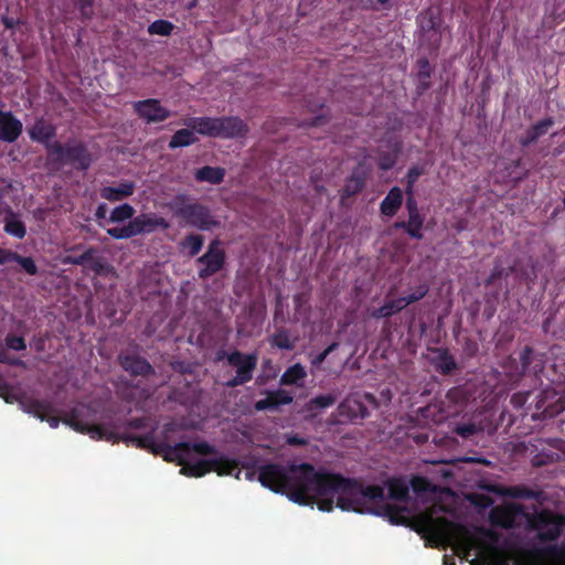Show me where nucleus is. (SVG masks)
<instances>
[{
    "label": "nucleus",
    "mask_w": 565,
    "mask_h": 565,
    "mask_svg": "<svg viewBox=\"0 0 565 565\" xmlns=\"http://www.w3.org/2000/svg\"><path fill=\"white\" fill-rule=\"evenodd\" d=\"M520 375H525L527 373H533L536 375L542 372L544 366V355L536 354L530 345L524 347L522 350L520 354Z\"/></svg>",
    "instance_id": "nucleus-20"
},
{
    "label": "nucleus",
    "mask_w": 565,
    "mask_h": 565,
    "mask_svg": "<svg viewBox=\"0 0 565 565\" xmlns=\"http://www.w3.org/2000/svg\"><path fill=\"white\" fill-rule=\"evenodd\" d=\"M258 481L276 493L286 494L300 505L317 504L322 512H331L334 507L342 511L371 513L386 516L392 524H399L401 509L386 502V499L406 501L408 486L398 478L387 480L386 497L383 487L364 486L355 478L341 473L317 470L313 465L303 462L285 468L280 463H266L258 468Z\"/></svg>",
    "instance_id": "nucleus-1"
},
{
    "label": "nucleus",
    "mask_w": 565,
    "mask_h": 565,
    "mask_svg": "<svg viewBox=\"0 0 565 565\" xmlns=\"http://www.w3.org/2000/svg\"><path fill=\"white\" fill-rule=\"evenodd\" d=\"M211 463L215 462L211 459H200L193 463L185 461L180 472L188 477L201 478L212 471Z\"/></svg>",
    "instance_id": "nucleus-30"
},
{
    "label": "nucleus",
    "mask_w": 565,
    "mask_h": 565,
    "mask_svg": "<svg viewBox=\"0 0 565 565\" xmlns=\"http://www.w3.org/2000/svg\"><path fill=\"white\" fill-rule=\"evenodd\" d=\"M428 292V285H418L416 290L397 299H387L385 302L373 310L372 316L376 319L390 318L394 313L399 312L408 305L420 300Z\"/></svg>",
    "instance_id": "nucleus-7"
},
{
    "label": "nucleus",
    "mask_w": 565,
    "mask_h": 565,
    "mask_svg": "<svg viewBox=\"0 0 565 565\" xmlns=\"http://www.w3.org/2000/svg\"><path fill=\"white\" fill-rule=\"evenodd\" d=\"M182 245L185 249H188L191 256H195L202 249L203 238L200 235H189L185 237Z\"/></svg>",
    "instance_id": "nucleus-42"
},
{
    "label": "nucleus",
    "mask_w": 565,
    "mask_h": 565,
    "mask_svg": "<svg viewBox=\"0 0 565 565\" xmlns=\"http://www.w3.org/2000/svg\"><path fill=\"white\" fill-rule=\"evenodd\" d=\"M394 164V161L391 160V159H383L381 160L380 162V168L383 169V170H387V169H391Z\"/></svg>",
    "instance_id": "nucleus-63"
},
{
    "label": "nucleus",
    "mask_w": 565,
    "mask_h": 565,
    "mask_svg": "<svg viewBox=\"0 0 565 565\" xmlns=\"http://www.w3.org/2000/svg\"><path fill=\"white\" fill-rule=\"evenodd\" d=\"M361 188H362V181L358 178H352L348 181L344 191L348 195H352V194L356 193L358 191H360Z\"/></svg>",
    "instance_id": "nucleus-54"
},
{
    "label": "nucleus",
    "mask_w": 565,
    "mask_h": 565,
    "mask_svg": "<svg viewBox=\"0 0 565 565\" xmlns=\"http://www.w3.org/2000/svg\"><path fill=\"white\" fill-rule=\"evenodd\" d=\"M191 454L190 443L180 441L175 445L167 443H159L154 455L161 456L168 462H175L179 466H184L186 458Z\"/></svg>",
    "instance_id": "nucleus-13"
},
{
    "label": "nucleus",
    "mask_w": 565,
    "mask_h": 565,
    "mask_svg": "<svg viewBox=\"0 0 565 565\" xmlns=\"http://www.w3.org/2000/svg\"><path fill=\"white\" fill-rule=\"evenodd\" d=\"M403 194L399 188H393L381 203V212L384 215L393 216L399 209Z\"/></svg>",
    "instance_id": "nucleus-29"
},
{
    "label": "nucleus",
    "mask_w": 565,
    "mask_h": 565,
    "mask_svg": "<svg viewBox=\"0 0 565 565\" xmlns=\"http://www.w3.org/2000/svg\"><path fill=\"white\" fill-rule=\"evenodd\" d=\"M62 162L77 163L81 169H87L90 164V158L85 147L74 145L66 147V154Z\"/></svg>",
    "instance_id": "nucleus-27"
},
{
    "label": "nucleus",
    "mask_w": 565,
    "mask_h": 565,
    "mask_svg": "<svg viewBox=\"0 0 565 565\" xmlns=\"http://www.w3.org/2000/svg\"><path fill=\"white\" fill-rule=\"evenodd\" d=\"M168 207L174 216L182 218L186 224L201 231H210L220 226V222L211 213L210 209L198 202H188L184 194L177 195Z\"/></svg>",
    "instance_id": "nucleus-4"
},
{
    "label": "nucleus",
    "mask_w": 565,
    "mask_h": 565,
    "mask_svg": "<svg viewBox=\"0 0 565 565\" xmlns=\"http://www.w3.org/2000/svg\"><path fill=\"white\" fill-rule=\"evenodd\" d=\"M406 207L408 210V213L418 212L417 203H416L413 194L408 195L407 201H406Z\"/></svg>",
    "instance_id": "nucleus-60"
},
{
    "label": "nucleus",
    "mask_w": 565,
    "mask_h": 565,
    "mask_svg": "<svg viewBox=\"0 0 565 565\" xmlns=\"http://www.w3.org/2000/svg\"><path fill=\"white\" fill-rule=\"evenodd\" d=\"M247 125L238 117H218L217 138L233 139L245 137Z\"/></svg>",
    "instance_id": "nucleus-16"
},
{
    "label": "nucleus",
    "mask_w": 565,
    "mask_h": 565,
    "mask_svg": "<svg viewBox=\"0 0 565 565\" xmlns=\"http://www.w3.org/2000/svg\"><path fill=\"white\" fill-rule=\"evenodd\" d=\"M6 364L13 365V366H24V362L19 358H8V361Z\"/></svg>",
    "instance_id": "nucleus-62"
},
{
    "label": "nucleus",
    "mask_w": 565,
    "mask_h": 565,
    "mask_svg": "<svg viewBox=\"0 0 565 565\" xmlns=\"http://www.w3.org/2000/svg\"><path fill=\"white\" fill-rule=\"evenodd\" d=\"M407 222L423 224L424 220L420 216L419 212H414V213H408V221Z\"/></svg>",
    "instance_id": "nucleus-61"
},
{
    "label": "nucleus",
    "mask_w": 565,
    "mask_h": 565,
    "mask_svg": "<svg viewBox=\"0 0 565 565\" xmlns=\"http://www.w3.org/2000/svg\"><path fill=\"white\" fill-rule=\"evenodd\" d=\"M327 356H328V353L326 352V350H323L322 352H320L317 355L312 356V359H311V366L318 369L324 362Z\"/></svg>",
    "instance_id": "nucleus-58"
},
{
    "label": "nucleus",
    "mask_w": 565,
    "mask_h": 565,
    "mask_svg": "<svg viewBox=\"0 0 565 565\" xmlns=\"http://www.w3.org/2000/svg\"><path fill=\"white\" fill-rule=\"evenodd\" d=\"M469 397H470L469 393H468L467 388H465L463 386L451 387L446 394V398L450 403H454L457 405H462V404L467 403L469 401Z\"/></svg>",
    "instance_id": "nucleus-38"
},
{
    "label": "nucleus",
    "mask_w": 565,
    "mask_h": 565,
    "mask_svg": "<svg viewBox=\"0 0 565 565\" xmlns=\"http://www.w3.org/2000/svg\"><path fill=\"white\" fill-rule=\"evenodd\" d=\"M553 125L551 119H544L535 124L531 129L534 131V138H539L544 135L547 129Z\"/></svg>",
    "instance_id": "nucleus-51"
},
{
    "label": "nucleus",
    "mask_w": 565,
    "mask_h": 565,
    "mask_svg": "<svg viewBox=\"0 0 565 565\" xmlns=\"http://www.w3.org/2000/svg\"><path fill=\"white\" fill-rule=\"evenodd\" d=\"M174 25L167 20H157L148 26V32L152 35L168 36L171 34Z\"/></svg>",
    "instance_id": "nucleus-39"
},
{
    "label": "nucleus",
    "mask_w": 565,
    "mask_h": 565,
    "mask_svg": "<svg viewBox=\"0 0 565 565\" xmlns=\"http://www.w3.org/2000/svg\"><path fill=\"white\" fill-rule=\"evenodd\" d=\"M337 398L333 394H324L312 397L307 404L306 409L308 412H316L318 409H324L334 405Z\"/></svg>",
    "instance_id": "nucleus-36"
},
{
    "label": "nucleus",
    "mask_w": 565,
    "mask_h": 565,
    "mask_svg": "<svg viewBox=\"0 0 565 565\" xmlns=\"http://www.w3.org/2000/svg\"><path fill=\"white\" fill-rule=\"evenodd\" d=\"M15 254L17 253L7 249H0V265H4L9 269H12Z\"/></svg>",
    "instance_id": "nucleus-52"
},
{
    "label": "nucleus",
    "mask_w": 565,
    "mask_h": 565,
    "mask_svg": "<svg viewBox=\"0 0 565 565\" xmlns=\"http://www.w3.org/2000/svg\"><path fill=\"white\" fill-rule=\"evenodd\" d=\"M136 185L131 181H121L119 183L104 186L100 190V196L108 201H120L134 194Z\"/></svg>",
    "instance_id": "nucleus-22"
},
{
    "label": "nucleus",
    "mask_w": 565,
    "mask_h": 565,
    "mask_svg": "<svg viewBox=\"0 0 565 565\" xmlns=\"http://www.w3.org/2000/svg\"><path fill=\"white\" fill-rule=\"evenodd\" d=\"M558 440H539L537 445H531V462L534 467H543L561 459L556 449Z\"/></svg>",
    "instance_id": "nucleus-11"
},
{
    "label": "nucleus",
    "mask_w": 565,
    "mask_h": 565,
    "mask_svg": "<svg viewBox=\"0 0 565 565\" xmlns=\"http://www.w3.org/2000/svg\"><path fill=\"white\" fill-rule=\"evenodd\" d=\"M118 362L122 370L131 376L150 377L156 374V370L150 362L136 353H120Z\"/></svg>",
    "instance_id": "nucleus-10"
},
{
    "label": "nucleus",
    "mask_w": 565,
    "mask_h": 565,
    "mask_svg": "<svg viewBox=\"0 0 565 565\" xmlns=\"http://www.w3.org/2000/svg\"><path fill=\"white\" fill-rule=\"evenodd\" d=\"M107 234L116 239L130 238L135 236L131 220L124 226L107 230Z\"/></svg>",
    "instance_id": "nucleus-43"
},
{
    "label": "nucleus",
    "mask_w": 565,
    "mask_h": 565,
    "mask_svg": "<svg viewBox=\"0 0 565 565\" xmlns=\"http://www.w3.org/2000/svg\"><path fill=\"white\" fill-rule=\"evenodd\" d=\"M6 345L10 350H14V351H22V350H25V348H26L24 338H22L20 335H14V334H8L6 337Z\"/></svg>",
    "instance_id": "nucleus-47"
},
{
    "label": "nucleus",
    "mask_w": 565,
    "mask_h": 565,
    "mask_svg": "<svg viewBox=\"0 0 565 565\" xmlns=\"http://www.w3.org/2000/svg\"><path fill=\"white\" fill-rule=\"evenodd\" d=\"M565 526V516L551 510L535 512L529 519V529L536 531L535 539L540 543H552L557 541Z\"/></svg>",
    "instance_id": "nucleus-5"
},
{
    "label": "nucleus",
    "mask_w": 565,
    "mask_h": 565,
    "mask_svg": "<svg viewBox=\"0 0 565 565\" xmlns=\"http://www.w3.org/2000/svg\"><path fill=\"white\" fill-rule=\"evenodd\" d=\"M88 413L89 408L84 404L74 406L73 409L67 414L65 423L75 431L81 434H87L93 439L107 440L111 441L113 444L122 441L127 446L131 445L139 449H146L154 455V450H157V446L159 443L154 440L153 430L149 431L143 436L126 433L119 434L115 430L114 427H107L105 425L99 424H89L85 422V418L88 416Z\"/></svg>",
    "instance_id": "nucleus-2"
},
{
    "label": "nucleus",
    "mask_w": 565,
    "mask_h": 565,
    "mask_svg": "<svg viewBox=\"0 0 565 565\" xmlns=\"http://www.w3.org/2000/svg\"><path fill=\"white\" fill-rule=\"evenodd\" d=\"M225 253L221 248L218 241H213L207 252L199 258L200 268L199 276L202 279H206L211 275L218 271L224 264Z\"/></svg>",
    "instance_id": "nucleus-9"
},
{
    "label": "nucleus",
    "mask_w": 565,
    "mask_h": 565,
    "mask_svg": "<svg viewBox=\"0 0 565 565\" xmlns=\"http://www.w3.org/2000/svg\"><path fill=\"white\" fill-rule=\"evenodd\" d=\"M482 431V427L480 425H477L475 423H463L457 425L455 428V433L459 435L460 437L468 439L479 433Z\"/></svg>",
    "instance_id": "nucleus-41"
},
{
    "label": "nucleus",
    "mask_w": 565,
    "mask_h": 565,
    "mask_svg": "<svg viewBox=\"0 0 565 565\" xmlns=\"http://www.w3.org/2000/svg\"><path fill=\"white\" fill-rule=\"evenodd\" d=\"M424 173V169L419 167H412L407 172V195L414 194L413 188L418 178Z\"/></svg>",
    "instance_id": "nucleus-45"
},
{
    "label": "nucleus",
    "mask_w": 565,
    "mask_h": 565,
    "mask_svg": "<svg viewBox=\"0 0 565 565\" xmlns=\"http://www.w3.org/2000/svg\"><path fill=\"white\" fill-rule=\"evenodd\" d=\"M266 397L255 403L254 408L257 412L267 409H276L281 405H289L294 401V396L286 390L266 391Z\"/></svg>",
    "instance_id": "nucleus-17"
},
{
    "label": "nucleus",
    "mask_w": 565,
    "mask_h": 565,
    "mask_svg": "<svg viewBox=\"0 0 565 565\" xmlns=\"http://www.w3.org/2000/svg\"><path fill=\"white\" fill-rule=\"evenodd\" d=\"M537 138H534V131L533 129H531L529 132H527V137L526 139L522 142L524 146L531 143V142H534Z\"/></svg>",
    "instance_id": "nucleus-64"
},
{
    "label": "nucleus",
    "mask_w": 565,
    "mask_h": 565,
    "mask_svg": "<svg viewBox=\"0 0 565 565\" xmlns=\"http://www.w3.org/2000/svg\"><path fill=\"white\" fill-rule=\"evenodd\" d=\"M507 266H503L502 260H500V264H498L492 273L491 278L492 279H508L509 273L513 271V268L510 266V262H505Z\"/></svg>",
    "instance_id": "nucleus-48"
},
{
    "label": "nucleus",
    "mask_w": 565,
    "mask_h": 565,
    "mask_svg": "<svg viewBox=\"0 0 565 565\" xmlns=\"http://www.w3.org/2000/svg\"><path fill=\"white\" fill-rule=\"evenodd\" d=\"M12 270L21 271L28 275H35L38 273V266L32 257H25L15 254Z\"/></svg>",
    "instance_id": "nucleus-35"
},
{
    "label": "nucleus",
    "mask_w": 565,
    "mask_h": 565,
    "mask_svg": "<svg viewBox=\"0 0 565 565\" xmlns=\"http://www.w3.org/2000/svg\"><path fill=\"white\" fill-rule=\"evenodd\" d=\"M269 342L271 347L290 351L294 350L296 340L290 338L287 329L280 328L270 337Z\"/></svg>",
    "instance_id": "nucleus-32"
},
{
    "label": "nucleus",
    "mask_w": 565,
    "mask_h": 565,
    "mask_svg": "<svg viewBox=\"0 0 565 565\" xmlns=\"http://www.w3.org/2000/svg\"><path fill=\"white\" fill-rule=\"evenodd\" d=\"M411 487L416 493H425L433 490L431 482L423 476H414L411 479Z\"/></svg>",
    "instance_id": "nucleus-44"
},
{
    "label": "nucleus",
    "mask_w": 565,
    "mask_h": 565,
    "mask_svg": "<svg viewBox=\"0 0 565 565\" xmlns=\"http://www.w3.org/2000/svg\"><path fill=\"white\" fill-rule=\"evenodd\" d=\"M416 531L435 546L456 545L469 550L472 543L471 534L465 525L449 521L445 516L433 518L430 514H423L417 520Z\"/></svg>",
    "instance_id": "nucleus-3"
},
{
    "label": "nucleus",
    "mask_w": 565,
    "mask_h": 565,
    "mask_svg": "<svg viewBox=\"0 0 565 565\" xmlns=\"http://www.w3.org/2000/svg\"><path fill=\"white\" fill-rule=\"evenodd\" d=\"M191 451H194L199 455L209 456L216 454V448L210 445L207 441H198L194 444H190Z\"/></svg>",
    "instance_id": "nucleus-46"
},
{
    "label": "nucleus",
    "mask_w": 565,
    "mask_h": 565,
    "mask_svg": "<svg viewBox=\"0 0 565 565\" xmlns=\"http://www.w3.org/2000/svg\"><path fill=\"white\" fill-rule=\"evenodd\" d=\"M51 156H55L56 160L63 161L66 154V147H63L60 142L46 143Z\"/></svg>",
    "instance_id": "nucleus-50"
},
{
    "label": "nucleus",
    "mask_w": 565,
    "mask_h": 565,
    "mask_svg": "<svg viewBox=\"0 0 565 565\" xmlns=\"http://www.w3.org/2000/svg\"><path fill=\"white\" fill-rule=\"evenodd\" d=\"M196 141V137L193 132V130L190 129H180L175 131V134L172 136L169 148L175 149L179 147H186Z\"/></svg>",
    "instance_id": "nucleus-33"
},
{
    "label": "nucleus",
    "mask_w": 565,
    "mask_h": 565,
    "mask_svg": "<svg viewBox=\"0 0 565 565\" xmlns=\"http://www.w3.org/2000/svg\"><path fill=\"white\" fill-rule=\"evenodd\" d=\"M341 413L345 411L350 412V417L353 418H365L369 416V411L364 404L356 399H347L340 405Z\"/></svg>",
    "instance_id": "nucleus-34"
},
{
    "label": "nucleus",
    "mask_w": 565,
    "mask_h": 565,
    "mask_svg": "<svg viewBox=\"0 0 565 565\" xmlns=\"http://www.w3.org/2000/svg\"><path fill=\"white\" fill-rule=\"evenodd\" d=\"M134 214H135V209L130 204L124 203L119 206H116L111 211L109 221L114 222V223H120L126 220L130 221L131 218H134L132 217Z\"/></svg>",
    "instance_id": "nucleus-37"
},
{
    "label": "nucleus",
    "mask_w": 565,
    "mask_h": 565,
    "mask_svg": "<svg viewBox=\"0 0 565 565\" xmlns=\"http://www.w3.org/2000/svg\"><path fill=\"white\" fill-rule=\"evenodd\" d=\"M495 302H497V299H488L487 300V303L484 306V309H483V316L486 317V319H491L497 310L495 308Z\"/></svg>",
    "instance_id": "nucleus-56"
},
{
    "label": "nucleus",
    "mask_w": 565,
    "mask_h": 565,
    "mask_svg": "<svg viewBox=\"0 0 565 565\" xmlns=\"http://www.w3.org/2000/svg\"><path fill=\"white\" fill-rule=\"evenodd\" d=\"M518 565H565V544L532 546L522 552Z\"/></svg>",
    "instance_id": "nucleus-6"
},
{
    "label": "nucleus",
    "mask_w": 565,
    "mask_h": 565,
    "mask_svg": "<svg viewBox=\"0 0 565 565\" xmlns=\"http://www.w3.org/2000/svg\"><path fill=\"white\" fill-rule=\"evenodd\" d=\"M22 132V122L10 111L0 110V139L13 142Z\"/></svg>",
    "instance_id": "nucleus-19"
},
{
    "label": "nucleus",
    "mask_w": 565,
    "mask_h": 565,
    "mask_svg": "<svg viewBox=\"0 0 565 565\" xmlns=\"http://www.w3.org/2000/svg\"><path fill=\"white\" fill-rule=\"evenodd\" d=\"M135 236L141 234H150L157 230H168L170 223L156 213H141L131 218Z\"/></svg>",
    "instance_id": "nucleus-12"
},
{
    "label": "nucleus",
    "mask_w": 565,
    "mask_h": 565,
    "mask_svg": "<svg viewBox=\"0 0 565 565\" xmlns=\"http://www.w3.org/2000/svg\"><path fill=\"white\" fill-rule=\"evenodd\" d=\"M306 377L307 372L305 367L300 363H295L281 374L279 382L281 385H295Z\"/></svg>",
    "instance_id": "nucleus-31"
},
{
    "label": "nucleus",
    "mask_w": 565,
    "mask_h": 565,
    "mask_svg": "<svg viewBox=\"0 0 565 565\" xmlns=\"http://www.w3.org/2000/svg\"><path fill=\"white\" fill-rule=\"evenodd\" d=\"M23 409L40 420L47 422L52 428H57L61 423V418L55 415L56 411L54 406L46 399H29L28 402L23 403ZM72 409L73 408L65 413L64 417L62 418L64 424H66L65 418Z\"/></svg>",
    "instance_id": "nucleus-8"
},
{
    "label": "nucleus",
    "mask_w": 565,
    "mask_h": 565,
    "mask_svg": "<svg viewBox=\"0 0 565 565\" xmlns=\"http://www.w3.org/2000/svg\"><path fill=\"white\" fill-rule=\"evenodd\" d=\"M83 18L88 19L94 14L93 0H74Z\"/></svg>",
    "instance_id": "nucleus-49"
},
{
    "label": "nucleus",
    "mask_w": 565,
    "mask_h": 565,
    "mask_svg": "<svg viewBox=\"0 0 565 565\" xmlns=\"http://www.w3.org/2000/svg\"><path fill=\"white\" fill-rule=\"evenodd\" d=\"M4 231L8 234H10L14 237H18V238H22L25 235L24 224L14 216L7 218L6 225H4Z\"/></svg>",
    "instance_id": "nucleus-40"
},
{
    "label": "nucleus",
    "mask_w": 565,
    "mask_h": 565,
    "mask_svg": "<svg viewBox=\"0 0 565 565\" xmlns=\"http://www.w3.org/2000/svg\"><path fill=\"white\" fill-rule=\"evenodd\" d=\"M184 125L200 135L217 138L218 118L193 117L186 119Z\"/></svg>",
    "instance_id": "nucleus-21"
},
{
    "label": "nucleus",
    "mask_w": 565,
    "mask_h": 565,
    "mask_svg": "<svg viewBox=\"0 0 565 565\" xmlns=\"http://www.w3.org/2000/svg\"><path fill=\"white\" fill-rule=\"evenodd\" d=\"M216 463H211L212 471L216 472L218 476H233L235 473V478L239 479L241 470L238 469V462L234 459H230L224 455H220L216 458L211 459Z\"/></svg>",
    "instance_id": "nucleus-24"
},
{
    "label": "nucleus",
    "mask_w": 565,
    "mask_h": 565,
    "mask_svg": "<svg viewBox=\"0 0 565 565\" xmlns=\"http://www.w3.org/2000/svg\"><path fill=\"white\" fill-rule=\"evenodd\" d=\"M406 225H407L406 233L411 237L416 238V239L423 238V233H422L423 224L407 222Z\"/></svg>",
    "instance_id": "nucleus-53"
},
{
    "label": "nucleus",
    "mask_w": 565,
    "mask_h": 565,
    "mask_svg": "<svg viewBox=\"0 0 565 565\" xmlns=\"http://www.w3.org/2000/svg\"><path fill=\"white\" fill-rule=\"evenodd\" d=\"M504 494L512 499L535 500L537 502H542L544 499L542 490L532 489L524 484L508 487Z\"/></svg>",
    "instance_id": "nucleus-26"
},
{
    "label": "nucleus",
    "mask_w": 565,
    "mask_h": 565,
    "mask_svg": "<svg viewBox=\"0 0 565 565\" xmlns=\"http://www.w3.org/2000/svg\"><path fill=\"white\" fill-rule=\"evenodd\" d=\"M430 352L434 354L431 358V365L435 371L441 375H450L452 372L458 370V364L449 352L445 348H433Z\"/></svg>",
    "instance_id": "nucleus-18"
},
{
    "label": "nucleus",
    "mask_w": 565,
    "mask_h": 565,
    "mask_svg": "<svg viewBox=\"0 0 565 565\" xmlns=\"http://www.w3.org/2000/svg\"><path fill=\"white\" fill-rule=\"evenodd\" d=\"M194 177L199 182L220 184L224 180L225 169L221 167L205 166L201 169H198L194 173Z\"/></svg>",
    "instance_id": "nucleus-28"
},
{
    "label": "nucleus",
    "mask_w": 565,
    "mask_h": 565,
    "mask_svg": "<svg viewBox=\"0 0 565 565\" xmlns=\"http://www.w3.org/2000/svg\"><path fill=\"white\" fill-rule=\"evenodd\" d=\"M136 113L148 124L160 122L170 117V111L157 99H145L134 104Z\"/></svg>",
    "instance_id": "nucleus-14"
},
{
    "label": "nucleus",
    "mask_w": 565,
    "mask_h": 565,
    "mask_svg": "<svg viewBox=\"0 0 565 565\" xmlns=\"http://www.w3.org/2000/svg\"><path fill=\"white\" fill-rule=\"evenodd\" d=\"M32 140L47 143L55 136V127L44 119H38L29 129Z\"/></svg>",
    "instance_id": "nucleus-25"
},
{
    "label": "nucleus",
    "mask_w": 565,
    "mask_h": 565,
    "mask_svg": "<svg viewBox=\"0 0 565 565\" xmlns=\"http://www.w3.org/2000/svg\"><path fill=\"white\" fill-rule=\"evenodd\" d=\"M226 360L231 366L236 367V374L245 376L248 381L253 379V372L258 361L255 353L245 354L238 350H234L226 355Z\"/></svg>",
    "instance_id": "nucleus-15"
},
{
    "label": "nucleus",
    "mask_w": 565,
    "mask_h": 565,
    "mask_svg": "<svg viewBox=\"0 0 565 565\" xmlns=\"http://www.w3.org/2000/svg\"><path fill=\"white\" fill-rule=\"evenodd\" d=\"M288 445L291 446H305L307 444L306 439L299 437L298 435H292L287 439Z\"/></svg>",
    "instance_id": "nucleus-59"
},
{
    "label": "nucleus",
    "mask_w": 565,
    "mask_h": 565,
    "mask_svg": "<svg viewBox=\"0 0 565 565\" xmlns=\"http://www.w3.org/2000/svg\"><path fill=\"white\" fill-rule=\"evenodd\" d=\"M148 419L146 417H137L127 422V427L132 429H142L147 427Z\"/></svg>",
    "instance_id": "nucleus-55"
},
{
    "label": "nucleus",
    "mask_w": 565,
    "mask_h": 565,
    "mask_svg": "<svg viewBox=\"0 0 565 565\" xmlns=\"http://www.w3.org/2000/svg\"><path fill=\"white\" fill-rule=\"evenodd\" d=\"M249 382L248 380H246L245 376H241L238 374H235V376H233L231 380H228L225 385L227 387H237V386H241V385H244L245 383Z\"/></svg>",
    "instance_id": "nucleus-57"
},
{
    "label": "nucleus",
    "mask_w": 565,
    "mask_h": 565,
    "mask_svg": "<svg viewBox=\"0 0 565 565\" xmlns=\"http://www.w3.org/2000/svg\"><path fill=\"white\" fill-rule=\"evenodd\" d=\"M515 512L511 508L495 507L489 513L491 525L501 529H511L514 525Z\"/></svg>",
    "instance_id": "nucleus-23"
}]
</instances>
